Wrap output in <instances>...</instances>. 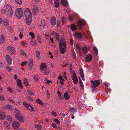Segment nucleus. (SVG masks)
<instances>
[{"instance_id": "c85d7f7f", "label": "nucleus", "mask_w": 130, "mask_h": 130, "mask_svg": "<svg viewBox=\"0 0 130 130\" xmlns=\"http://www.w3.org/2000/svg\"><path fill=\"white\" fill-rule=\"evenodd\" d=\"M24 83L26 86H29V85L28 84V83L27 80L26 78H25L24 79Z\"/></svg>"}, {"instance_id": "20e7f679", "label": "nucleus", "mask_w": 130, "mask_h": 130, "mask_svg": "<svg viewBox=\"0 0 130 130\" xmlns=\"http://www.w3.org/2000/svg\"><path fill=\"white\" fill-rule=\"evenodd\" d=\"M6 10L8 16L10 18H11L13 15V10L11 6L9 5H7L6 6Z\"/></svg>"}, {"instance_id": "6e6552de", "label": "nucleus", "mask_w": 130, "mask_h": 130, "mask_svg": "<svg viewBox=\"0 0 130 130\" xmlns=\"http://www.w3.org/2000/svg\"><path fill=\"white\" fill-rule=\"evenodd\" d=\"M91 83L92 84V87H93L95 88L99 85L100 83V82L98 80L90 81Z\"/></svg>"}, {"instance_id": "6ab92c4d", "label": "nucleus", "mask_w": 130, "mask_h": 130, "mask_svg": "<svg viewBox=\"0 0 130 130\" xmlns=\"http://www.w3.org/2000/svg\"><path fill=\"white\" fill-rule=\"evenodd\" d=\"M15 116L16 118L21 116L20 115V112L18 109H15Z\"/></svg>"}, {"instance_id": "bf43d9fd", "label": "nucleus", "mask_w": 130, "mask_h": 130, "mask_svg": "<svg viewBox=\"0 0 130 130\" xmlns=\"http://www.w3.org/2000/svg\"><path fill=\"white\" fill-rule=\"evenodd\" d=\"M4 98L3 96L1 95H0V100L3 101L4 100Z\"/></svg>"}, {"instance_id": "4be33fe9", "label": "nucleus", "mask_w": 130, "mask_h": 130, "mask_svg": "<svg viewBox=\"0 0 130 130\" xmlns=\"http://www.w3.org/2000/svg\"><path fill=\"white\" fill-rule=\"evenodd\" d=\"M83 53L84 54H86L88 52L87 48L86 46H85L82 48Z\"/></svg>"}, {"instance_id": "4468645a", "label": "nucleus", "mask_w": 130, "mask_h": 130, "mask_svg": "<svg viewBox=\"0 0 130 130\" xmlns=\"http://www.w3.org/2000/svg\"><path fill=\"white\" fill-rule=\"evenodd\" d=\"M70 28L72 31H75L77 29V26L74 24L71 25Z\"/></svg>"}, {"instance_id": "1a4fd4ad", "label": "nucleus", "mask_w": 130, "mask_h": 130, "mask_svg": "<svg viewBox=\"0 0 130 130\" xmlns=\"http://www.w3.org/2000/svg\"><path fill=\"white\" fill-rule=\"evenodd\" d=\"M7 48L9 53H11L12 54H15L14 48L12 46H9Z\"/></svg>"}, {"instance_id": "423d86ee", "label": "nucleus", "mask_w": 130, "mask_h": 130, "mask_svg": "<svg viewBox=\"0 0 130 130\" xmlns=\"http://www.w3.org/2000/svg\"><path fill=\"white\" fill-rule=\"evenodd\" d=\"M77 24L79 28L80 29L82 28L84 24H86V22L85 20H80L78 22Z\"/></svg>"}, {"instance_id": "7c9ffc66", "label": "nucleus", "mask_w": 130, "mask_h": 130, "mask_svg": "<svg viewBox=\"0 0 130 130\" xmlns=\"http://www.w3.org/2000/svg\"><path fill=\"white\" fill-rule=\"evenodd\" d=\"M36 102L42 105H43L44 104L43 102L39 99H38L36 100Z\"/></svg>"}, {"instance_id": "a878e982", "label": "nucleus", "mask_w": 130, "mask_h": 130, "mask_svg": "<svg viewBox=\"0 0 130 130\" xmlns=\"http://www.w3.org/2000/svg\"><path fill=\"white\" fill-rule=\"evenodd\" d=\"M16 118L21 122H23L24 121L23 117L21 116L18 117H17Z\"/></svg>"}, {"instance_id": "72a5a7b5", "label": "nucleus", "mask_w": 130, "mask_h": 130, "mask_svg": "<svg viewBox=\"0 0 130 130\" xmlns=\"http://www.w3.org/2000/svg\"><path fill=\"white\" fill-rule=\"evenodd\" d=\"M93 50L95 54L97 55L98 54V50L97 49L96 47H94Z\"/></svg>"}, {"instance_id": "412c9836", "label": "nucleus", "mask_w": 130, "mask_h": 130, "mask_svg": "<svg viewBox=\"0 0 130 130\" xmlns=\"http://www.w3.org/2000/svg\"><path fill=\"white\" fill-rule=\"evenodd\" d=\"M64 97L65 99L67 100H69L70 98V96L69 95L68 92H66L64 93Z\"/></svg>"}, {"instance_id": "a18cd8bd", "label": "nucleus", "mask_w": 130, "mask_h": 130, "mask_svg": "<svg viewBox=\"0 0 130 130\" xmlns=\"http://www.w3.org/2000/svg\"><path fill=\"white\" fill-rule=\"evenodd\" d=\"M6 69L8 71L12 72V69L9 66H7L6 68Z\"/></svg>"}, {"instance_id": "5701e85b", "label": "nucleus", "mask_w": 130, "mask_h": 130, "mask_svg": "<svg viewBox=\"0 0 130 130\" xmlns=\"http://www.w3.org/2000/svg\"><path fill=\"white\" fill-rule=\"evenodd\" d=\"M61 3L62 5L63 6H67L68 5L67 0H62L61 1Z\"/></svg>"}, {"instance_id": "052dcab7", "label": "nucleus", "mask_w": 130, "mask_h": 130, "mask_svg": "<svg viewBox=\"0 0 130 130\" xmlns=\"http://www.w3.org/2000/svg\"><path fill=\"white\" fill-rule=\"evenodd\" d=\"M57 22V28H59L60 24V22L59 21H58Z\"/></svg>"}, {"instance_id": "58836bf2", "label": "nucleus", "mask_w": 130, "mask_h": 130, "mask_svg": "<svg viewBox=\"0 0 130 130\" xmlns=\"http://www.w3.org/2000/svg\"><path fill=\"white\" fill-rule=\"evenodd\" d=\"M23 104L24 106L26 108L29 107L30 106V105L29 104L25 102H23Z\"/></svg>"}, {"instance_id": "f704fd0d", "label": "nucleus", "mask_w": 130, "mask_h": 130, "mask_svg": "<svg viewBox=\"0 0 130 130\" xmlns=\"http://www.w3.org/2000/svg\"><path fill=\"white\" fill-rule=\"evenodd\" d=\"M15 2L19 5H21L22 3V0H15Z\"/></svg>"}, {"instance_id": "bb28decb", "label": "nucleus", "mask_w": 130, "mask_h": 130, "mask_svg": "<svg viewBox=\"0 0 130 130\" xmlns=\"http://www.w3.org/2000/svg\"><path fill=\"white\" fill-rule=\"evenodd\" d=\"M54 3L55 7L57 8H58L59 6V3L58 0H54Z\"/></svg>"}, {"instance_id": "f3484780", "label": "nucleus", "mask_w": 130, "mask_h": 130, "mask_svg": "<svg viewBox=\"0 0 130 130\" xmlns=\"http://www.w3.org/2000/svg\"><path fill=\"white\" fill-rule=\"evenodd\" d=\"M46 65L45 63H41L40 65L41 71H43L45 70L46 69Z\"/></svg>"}, {"instance_id": "2eb2a0df", "label": "nucleus", "mask_w": 130, "mask_h": 130, "mask_svg": "<svg viewBox=\"0 0 130 130\" xmlns=\"http://www.w3.org/2000/svg\"><path fill=\"white\" fill-rule=\"evenodd\" d=\"M6 115L5 113L0 110V119L4 120L5 118Z\"/></svg>"}, {"instance_id": "603ef678", "label": "nucleus", "mask_w": 130, "mask_h": 130, "mask_svg": "<svg viewBox=\"0 0 130 130\" xmlns=\"http://www.w3.org/2000/svg\"><path fill=\"white\" fill-rule=\"evenodd\" d=\"M34 79L36 82H38L39 80L37 77L36 76H34Z\"/></svg>"}, {"instance_id": "2f4dec72", "label": "nucleus", "mask_w": 130, "mask_h": 130, "mask_svg": "<svg viewBox=\"0 0 130 130\" xmlns=\"http://www.w3.org/2000/svg\"><path fill=\"white\" fill-rule=\"evenodd\" d=\"M4 24L6 26H7L9 25V22L7 20H5L3 21Z\"/></svg>"}, {"instance_id": "4c0bfd02", "label": "nucleus", "mask_w": 130, "mask_h": 130, "mask_svg": "<svg viewBox=\"0 0 130 130\" xmlns=\"http://www.w3.org/2000/svg\"><path fill=\"white\" fill-rule=\"evenodd\" d=\"M54 121L57 124H60V121L58 119H54Z\"/></svg>"}, {"instance_id": "680f3d73", "label": "nucleus", "mask_w": 130, "mask_h": 130, "mask_svg": "<svg viewBox=\"0 0 130 130\" xmlns=\"http://www.w3.org/2000/svg\"><path fill=\"white\" fill-rule=\"evenodd\" d=\"M52 115L54 116H56V113L54 111H52L51 112Z\"/></svg>"}, {"instance_id": "7ed1b4c3", "label": "nucleus", "mask_w": 130, "mask_h": 130, "mask_svg": "<svg viewBox=\"0 0 130 130\" xmlns=\"http://www.w3.org/2000/svg\"><path fill=\"white\" fill-rule=\"evenodd\" d=\"M15 13L16 17L18 19H20L23 15V12L22 8H18L15 11Z\"/></svg>"}, {"instance_id": "9d476101", "label": "nucleus", "mask_w": 130, "mask_h": 130, "mask_svg": "<svg viewBox=\"0 0 130 130\" xmlns=\"http://www.w3.org/2000/svg\"><path fill=\"white\" fill-rule=\"evenodd\" d=\"M6 61L9 64H11L12 63V60L10 56L8 55L6 56Z\"/></svg>"}, {"instance_id": "ea45409f", "label": "nucleus", "mask_w": 130, "mask_h": 130, "mask_svg": "<svg viewBox=\"0 0 130 130\" xmlns=\"http://www.w3.org/2000/svg\"><path fill=\"white\" fill-rule=\"evenodd\" d=\"M29 35L32 38H35V36L34 33L33 32H29Z\"/></svg>"}, {"instance_id": "37998d69", "label": "nucleus", "mask_w": 130, "mask_h": 130, "mask_svg": "<svg viewBox=\"0 0 130 130\" xmlns=\"http://www.w3.org/2000/svg\"><path fill=\"white\" fill-rule=\"evenodd\" d=\"M61 21L62 23V24L63 25H64L65 24L66 20L63 17L62 18Z\"/></svg>"}, {"instance_id": "3c124183", "label": "nucleus", "mask_w": 130, "mask_h": 130, "mask_svg": "<svg viewBox=\"0 0 130 130\" xmlns=\"http://www.w3.org/2000/svg\"><path fill=\"white\" fill-rule=\"evenodd\" d=\"M76 48H77L79 52L80 51V49L79 45L78 44H76Z\"/></svg>"}, {"instance_id": "0eeeda50", "label": "nucleus", "mask_w": 130, "mask_h": 130, "mask_svg": "<svg viewBox=\"0 0 130 130\" xmlns=\"http://www.w3.org/2000/svg\"><path fill=\"white\" fill-rule=\"evenodd\" d=\"M72 79L74 84H76L78 82V80L75 72H73L72 75Z\"/></svg>"}, {"instance_id": "f8f14e48", "label": "nucleus", "mask_w": 130, "mask_h": 130, "mask_svg": "<svg viewBox=\"0 0 130 130\" xmlns=\"http://www.w3.org/2000/svg\"><path fill=\"white\" fill-rule=\"evenodd\" d=\"M32 11L33 13L35 14H37L38 12V8L37 7L35 6H33L32 7Z\"/></svg>"}, {"instance_id": "8fccbe9b", "label": "nucleus", "mask_w": 130, "mask_h": 130, "mask_svg": "<svg viewBox=\"0 0 130 130\" xmlns=\"http://www.w3.org/2000/svg\"><path fill=\"white\" fill-rule=\"evenodd\" d=\"M7 119L9 121H11L12 120V118L9 116L7 117Z\"/></svg>"}, {"instance_id": "864d4df0", "label": "nucleus", "mask_w": 130, "mask_h": 130, "mask_svg": "<svg viewBox=\"0 0 130 130\" xmlns=\"http://www.w3.org/2000/svg\"><path fill=\"white\" fill-rule=\"evenodd\" d=\"M79 84L80 86V87L81 88L83 89V83L82 82L81 80V79L80 80L79 82Z\"/></svg>"}, {"instance_id": "69168bd1", "label": "nucleus", "mask_w": 130, "mask_h": 130, "mask_svg": "<svg viewBox=\"0 0 130 130\" xmlns=\"http://www.w3.org/2000/svg\"><path fill=\"white\" fill-rule=\"evenodd\" d=\"M57 94L58 95V97L59 98L61 96V93L59 91H58L57 92Z\"/></svg>"}, {"instance_id": "b1692460", "label": "nucleus", "mask_w": 130, "mask_h": 130, "mask_svg": "<svg viewBox=\"0 0 130 130\" xmlns=\"http://www.w3.org/2000/svg\"><path fill=\"white\" fill-rule=\"evenodd\" d=\"M17 84L18 85L21 87V89L23 88V86L22 85V83L20 80L18 79L17 81Z\"/></svg>"}, {"instance_id": "de8ad7c7", "label": "nucleus", "mask_w": 130, "mask_h": 130, "mask_svg": "<svg viewBox=\"0 0 130 130\" xmlns=\"http://www.w3.org/2000/svg\"><path fill=\"white\" fill-rule=\"evenodd\" d=\"M52 127L56 129H57L58 128V127L55 123L52 124Z\"/></svg>"}, {"instance_id": "393cba45", "label": "nucleus", "mask_w": 130, "mask_h": 130, "mask_svg": "<svg viewBox=\"0 0 130 130\" xmlns=\"http://www.w3.org/2000/svg\"><path fill=\"white\" fill-rule=\"evenodd\" d=\"M4 124L5 127L7 129H9L10 128L9 124L8 123V122H5Z\"/></svg>"}, {"instance_id": "a19ab883", "label": "nucleus", "mask_w": 130, "mask_h": 130, "mask_svg": "<svg viewBox=\"0 0 130 130\" xmlns=\"http://www.w3.org/2000/svg\"><path fill=\"white\" fill-rule=\"evenodd\" d=\"M70 109L71 112L74 113L76 111V110L74 108L71 107L70 108Z\"/></svg>"}, {"instance_id": "6e6d98bb", "label": "nucleus", "mask_w": 130, "mask_h": 130, "mask_svg": "<svg viewBox=\"0 0 130 130\" xmlns=\"http://www.w3.org/2000/svg\"><path fill=\"white\" fill-rule=\"evenodd\" d=\"M80 74L81 76L84 75L83 73V71L82 69L79 70Z\"/></svg>"}, {"instance_id": "49530a36", "label": "nucleus", "mask_w": 130, "mask_h": 130, "mask_svg": "<svg viewBox=\"0 0 130 130\" xmlns=\"http://www.w3.org/2000/svg\"><path fill=\"white\" fill-rule=\"evenodd\" d=\"M6 108L8 109H12V107L10 105H7L6 106Z\"/></svg>"}, {"instance_id": "0e129e2a", "label": "nucleus", "mask_w": 130, "mask_h": 130, "mask_svg": "<svg viewBox=\"0 0 130 130\" xmlns=\"http://www.w3.org/2000/svg\"><path fill=\"white\" fill-rule=\"evenodd\" d=\"M29 107H30V109H31V110H30V109H29L30 111H33L34 110V108L33 107H32L31 105Z\"/></svg>"}, {"instance_id": "ddd939ff", "label": "nucleus", "mask_w": 130, "mask_h": 130, "mask_svg": "<svg viewBox=\"0 0 130 130\" xmlns=\"http://www.w3.org/2000/svg\"><path fill=\"white\" fill-rule=\"evenodd\" d=\"M51 24L53 25H55L56 23V18L54 17H52L51 19Z\"/></svg>"}, {"instance_id": "dca6fc26", "label": "nucleus", "mask_w": 130, "mask_h": 130, "mask_svg": "<svg viewBox=\"0 0 130 130\" xmlns=\"http://www.w3.org/2000/svg\"><path fill=\"white\" fill-rule=\"evenodd\" d=\"M92 56L91 54H89L86 56L85 59L87 61L89 62L92 60Z\"/></svg>"}, {"instance_id": "a211bd4d", "label": "nucleus", "mask_w": 130, "mask_h": 130, "mask_svg": "<svg viewBox=\"0 0 130 130\" xmlns=\"http://www.w3.org/2000/svg\"><path fill=\"white\" fill-rule=\"evenodd\" d=\"M5 39L4 36L2 34L0 35V43L2 44L4 43Z\"/></svg>"}, {"instance_id": "aec40b11", "label": "nucleus", "mask_w": 130, "mask_h": 130, "mask_svg": "<svg viewBox=\"0 0 130 130\" xmlns=\"http://www.w3.org/2000/svg\"><path fill=\"white\" fill-rule=\"evenodd\" d=\"M33 60L32 59L29 60L28 62V65L30 68V69H31L32 68V67L33 66Z\"/></svg>"}, {"instance_id": "e433bc0d", "label": "nucleus", "mask_w": 130, "mask_h": 130, "mask_svg": "<svg viewBox=\"0 0 130 130\" xmlns=\"http://www.w3.org/2000/svg\"><path fill=\"white\" fill-rule=\"evenodd\" d=\"M45 71L43 72L44 74L45 75H47L49 73V70L46 69Z\"/></svg>"}, {"instance_id": "338daca9", "label": "nucleus", "mask_w": 130, "mask_h": 130, "mask_svg": "<svg viewBox=\"0 0 130 130\" xmlns=\"http://www.w3.org/2000/svg\"><path fill=\"white\" fill-rule=\"evenodd\" d=\"M26 62H23L22 63L21 66L22 67L24 66L26 64Z\"/></svg>"}, {"instance_id": "5fc2aeb1", "label": "nucleus", "mask_w": 130, "mask_h": 130, "mask_svg": "<svg viewBox=\"0 0 130 130\" xmlns=\"http://www.w3.org/2000/svg\"><path fill=\"white\" fill-rule=\"evenodd\" d=\"M54 34H55V37L56 38V39L57 40H58L59 38V37L58 35L57 34L56 32H55L54 33Z\"/></svg>"}, {"instance_id": "13d9d810", "label": "nucleus", "mask_w": 130, "mask_h": 130, "mask_svg": "<svg viewBox=\"0 0 130 130\" xmlns=\"http://www.w3.org/2000/svg\"><path fill=\"white\" fill-rule=\"evenodd\" d=\"M58 78L60 80L62 81H64V79L61 75H60L58 77Z\"/></svg>"}, {"instance_id": "c9c22d12", "label": "nucleus", "mask_w": 130, "mask_h": 130, "mask_svg": "<svg viewBox=\"0 0 130 130\" xmlns=\"http://www.w3.org/2000/svg\"><path fill=\"white\" fill-rule=\"evenodd\" d=\"M27 92L29 93V94L31 95H34V94L33 92L30 89H28L27 90Z\"/></svg>"}, {"instance_id": "79ce46f5", "label": "nucleus", "mask_w": 130, "mask_h": 130, "mask_svg": "<svg viewBox=\"0 0 130 130\" xmlns=\"http://www.w3.org/2000/svg\"><path fill=\"white\" fill-rule=\"evenodd\" d=\"M21 55L23 56H26V53L23 50L21 51Z\"/></svg>"}, {"instance_id": "09e8293b", "label": "nucleus", "mask_w": 130, "mask_h": 130, "mask_svg": "<svg viewBox=\"0 0 130 130\" xmlns=\"http://www.w3.org/2000/svg\"><path fill=\"white\" fill-rule=\"evenodd\" d=\"M37 42L35 40H32V41L31 42V44L32 45H35L36 44Z\"/></svg>"}, {"instance_id": "774afa93", "label": "nucleus", "mask_w": 130, "mask_h": 130, "mask_svg": "<svg viewBox=\"0 0 130 130\" xmlns=\"http://www.w3.org/2000/svg\"><path fill=\"white\" fill-rule=\"evenodd\" d=\"M27 98L30 101H32V100L31 97L29 96H27Z\"/></svg>"}, {"instance_id": "c03bdc74", "label": "nucleus", "mask_w": 130, "mask_h": 130, "mask_svg": "<svg viewBox=\"0 0 130 130\" xmlns=\"http://www.w3.org/2000/svg\"><path fill=\"white\" fill-rule=\"evenodd\" d=\"M37 39L39 42L40 43L41 42V38L38 35L37 36Z\"/></svg>"}, {"instance_id": "c756f323", "label": "nucleus", "mask_w": 130, "mask_h": 130, "mask_svg": "<svg viewBox=\"0 0 130 130\" xmlns=\"http://www.w3.org/2000/svg\"><path fill=\"white\" fill-rule=\"evenodd\" d=\"M35 128L38 130H41V126L39 124H37L35 125Z\"/></svg>"}, {"instance_id": "473e14b6", "label": "nucleus", "mask_w": 130, "mask_h": 130, "mask_svg": "<svg viewBox=\"0 0 130 130\" xmlns=\"http://www.w3.org/2000/svg\"><path fill=\"white\" fill-rule=\"evenodd\" d=\"M40 53L39 51H37L36 52V55L37 58L39 59H40Z\"/></svg>"}, {"instance_id": "39448f33", "label": "nucleus", "mask_w": 130, "mask_h": 130, "mask_svg": "<svg viewBox=\"0 0 130 130\" xmlns=\"http://www.w3.org/2000/svg\"><path fill=\"white\" fill-rule=\"evenodd\" d=\"M73 36L78 40H81L83 38L82 33L77 31H76L75 33L73 34Z\"/></svg>"}, {"instance_id": "e2e57ef3", "label": "nucleus", "mask_w": 130, "mask_h": 130, "mask_svg": "<svg viewBox=\"0 0 130 130\" xmlns=\"http://www.w3.org/2000/svg\"><path fill=\"white\" fill-rule=\"evenodd\" d=\"M4 67V65L3 63H1L0 64V68H2Z\"/></svg>"}, {"instance_id": "f257e3e1", "label": "nucleus", "mask_w": 130, "mask_h": 130, "mask_svg": "<svg viewBox=\"0 0 130 130\" xmlns=\"http://www.w3.org/2000/svg\"><path fill=\"white\" fill-rule=\"evenodd\" d=\"M25 21L28 25H30L32 22V15L30 9L26 8L25 9L24 12Z\"/></svg>"}, {"instance_id": "f03ea898", "label": "nucleus", "mask_w": 130, "mask_h": 130, "mask_svg": "<svg viewBox=\"0 0 130 130\" xmlns=\"http://www.w3.org/2000/svg\"><path fill=\"white\" fill-rule=\"evenodd\" d=\"M60 51L61 54H64L66 50V43L63 40H61L59 43Z\"/></svg>"}, {"instance_id": "4d7b16f0", "label": "nucleus", "mask_w": 130, "mask_h": 130, "mask_svg": "<svg viewBox=\"0 0 130 130\" xmlns=\"http://www.w3.org/2000/svg\"><path fill=\"white\" fill-rule=\"evenodd\" d=\"M7 91H9V92L12 93L13 92V91L12 89L10 88H7Z\"/></svg>"}, {"instance_id": "9b49d317", "label": "nucleus", "mask_w": 130, "mask_h": 130, "mask_svg": "<svg viewBox=\"0 0 130 130\" xmlns=\"http://www.w3.org/2000/svg\"><path fill=\"white\" fill-rule=\"evenodd\" d=\"M20 126L19 123L16 121H15L13 123L12 126L14 129L18 128Z\"/></svg>"}, {"instance_id": "cd10ccee", "label": "nucleus", "mask_w": 130, "mask_h": 130, "mask_svg": "<svg viewBox=\"0 0 130 130\" xmlns=\"http://www.w3.org/2000/svg\"><path fill=\"white\" fill-rule=\"evenodd\" d=\"M41 24L42 26H46L47 25L46 22L44 20L42 19L41 21Z\"/></svg>"}]
</instances>
